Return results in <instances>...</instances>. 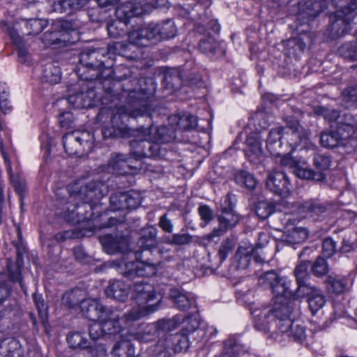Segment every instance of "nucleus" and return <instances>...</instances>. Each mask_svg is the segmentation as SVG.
Masks as SVG:
<instances>
[{
	"label": "nucleus",
	"instance_id": "f257e3e1",
	"mask_svg": "<svg viewBox=\"0 0 357 357\" xmlns=\"http://www.w3.org/2000/svg\"><path fill=\"white\" fill-rule=\"evenodd\" d=\"M157 234L158 230L153 226L141 229L137 245L142 251L136 257L137 261L117 262L116 266L121 273L130 278L135 276L149 277L155 274L162 253V250L157 247Z\"/></svg>",
	"mask_w": 357,
	"mask_h": 357
},
{
	"label": "nucleus",
	"instance_id": "f03ea898",
	"mask_svg": "<svg viewBox=\"0 0 357 357\" xmlns=\"http://www.w3.org/2000/svg\"><path fill=\"white\" fill-rule=\"evenodd\" d=\"M154 99V87L134 89L129 91V105L120 108L111 119V126L102 128L104 139L109 137H125L126 134L124 124L125 117L137 118L145 115L150 116V111Z\"/></svg>",
	"mask_w": 357,
	"mask_h": 357
},
{
	"label": "nucleus",
	"instance_id": "7ed1b4c3",
	"mask_svg": "<svg viewBox=\"0 0 357 357\" xmlns=\"http://www.w3.org/2000/svg\"><path fill=\"white\" fill-rule=\"evenodd\" d=\"M105 48L89 49L79 54V63L77 67L79 77L86 81L103 79L110 82L113 74L112 62L107 61Z\"/></svg>",
	"mask_w": 357,
	"mask_h": 357
},
{
	"label": "nucleus",
	"instance_id": "20e7f679",
	"mask_svg": "<svg viewBox=\"0 0 357 357\" xmlns=\"http://www.w3.org/2000/svg\"><path fill=\"white\" fill-rule=\"evenodd\" d=\"M132 298L137 305L124 317L126 321H134L148 316L159 309L162 298L150 283L137 281L131 289Z\"/></svg>",
	"mask_w": 357,
	"mask_h": 357
},
{
	"label": "nucleus",
	"instance_id": "39448f33",
	"mask_svg": "<svg viewBox=\"0 0 357 357\" xmlns=\"http://www.w3.org/2000/svg\"><path fill=\"white\" fill-rule=\"evenodd\" d=\"M151 8V6L149 4L139 5L132 2L119 6L116 9L117 20L111 22L107 26L109 36L112 38L124 36L127 33L126 27L130 20L133 17L149 13Z\"/></svg>",
	"mask_w": 357,
	"mask_h": 357
},
{
	"label": "nucleus",
	"instance_id": "423d86ee",
	"mask_svg": "<svg viewBox=\"0 0 357 357\" xmlns=\"http://www.w3.org/2000/svg\"><path fill=\"white\" fill-rule=\"evenodd\" d=\"M104 209L102 206L98 203H86L84 201L72 202L70 197L68 206L64 213V218L71 224L79 225L95 220L101 215Z\"/></svg>",
	"mask_w": 357,
	"mask_h": 357
},
{
	"label": "nucleus",
	"instance_id": "0eeeda50",
	"mask_svg": "<svg viewBox=\"0 0 357 357\" xmlns=\"http://www.w3.org/2000/svg\"><path fill=\"white\" fill-rule=\"evenodd\" d=\"M357 6L352 3L344 6L340 10L331 14L324 35L331 40L344 36L348 31L349 24L356 15L355 10Z\"/></svg>",
	"mask_w": 357,
	"mask_h": 357
},
{
	"label": "nucleus",
	"instance_id": "6e6552de",
	"mask_svg": "<svg viewBox=\"0 0 357 357\" xmlns=\"http://www.w3.org/2000/svg\"><path fill=\"white\" fill-rule=\"evenodd\" d=\"M331 1L337 6L338 3L345 0H301L298 3V11L296 23L300 26L310 27V22L317 17L320 13L326 9L328 2Z\"/></svg>",
	"mask_w": 357,
	"mask_h": 357
},
{
	"label": "nucleus",
	"instance_id": "1a4fd4ad",
	"mask_svg": "<svg viewBox=\"0 0 357 357\" xmlns=\"http://www.w3.org/2000/svg\"><path fill=\"white\" fill-rule=\"evenodd\" d=\"M77 190V185L72 186L69 190L72 202L84 201L86 203H98L99 205H102L100 200L107 192V186L98 181L90 182Z\"/></svg>",
	"mask_w": 357,
	"mask_h": 357
},
{
	"label": "nucleus",
	"instance_id": "9d476101",
	"mask_svg": "<svg viewBox=\"0 0 357 357\" xmlns=\"http://www.w3.org/2000/svg\"><path fill=\"white\" fill-rule=\"evenodd\" d=\"M91 140L89 132L74 130L63 137V146L69 155H82L90 149Z\"/></svg>",
	"mask_w": 357,
	"mask_h": 357
},
{
	"label": "nucleus",
	"instance_id": "9b49d317",
	"mask_svg": "<svg viewBox=\"0 0 357 357\" xmlns=\"http://www.w3.org/2000/svg\"><path fill=\"white\" fill-rule=\"evenodd\" d=\"M258 283L264 289H271L275 297L287 298L292 295L289 290V281L286 278L280 276L273 270L259 275Z\"/></svg>",
	"mask_w": 357,
	"mask_h": 357
},
{
	"label": "nucleus",
	"instance_id": "f8f14e48",
	"mask_svg": "<svg viewBox=\"0 0 357 357\" xmlns=\"http://www.w3.org/2000/svg\"><path fill=\"white\" fill-rule=\"evenodd\" d=\"M72 24L68 21H55L51 30L44 33L42 37L43 43L45 46L63 47L70 43L68 31L71 29Z\"/></svg>",
	"mask_w": 357,
	"mask_h": 357
},
{
	"label": "nucleus",
	"instance_id": "ddd939ff",
	"mask_svg": "<svg viewBox=\"0 0 357 357\" xmlns=\"http://www.w3.org/2000/svg\"><path fill=\"white\" fill-rule=\"evenodd\" d=\"M284 140L289 144L291 151L299 146L301 149H310L314 147L310 140L308 130L303 128L297 121H294L284 128Z\"/></svg>",
	"mask_w": 357,
	"mask_h": 357
},
{
	"label": "nucleus",
	"instance_id": "4468645a",
	"mask_svg": "<svg viewBox=\"0 0 357 357\" xmlns=\"http://www.w3.org/2000/svg\"><path fill=\"white\" fill-rule=\"evenodd\" d=\"M137 136L141 137L142 139H132L130 142V154L138 160L142 158H155L162 155V149L158 143L143 136L137 130Z\"/></svg>",
	"mask_w": 357,
	"mask_h": 357
},
{
	"label": "nucleus",
	"instance_id": "2eb2a0df",
	"mask_svg": "<svg viewBox=\"0 0 357 357\" xmlns=\"http://www.w3.org/2000/svg\"><path fill=\"white\" fill-rule=\"evenodd\" d=\"M313 164L317 169H319V172H314L307 168L297 167L294 170L295 175L302 179L317 182L324 181L326 179V174L323 172L328 169L331 165L330 157L317 153L314 156Z\"/></svg>",
	"mask_w": 357,
	"mask_h": 357
},
{
	"label": "nucleus",
	"instance_id": "dca6fc26",
	"mask_svg": "<svg viewBox=\"0 0 357 357\" xmlns=\"http://www.w3.org/2000/svg\"><path fill=\"white\" fill-rule=\"evenodd\" d=\"M298 213L304 217L309 215L316 220H321L333 211V206L318 199H310L297 206Z\"/></svg>",
	"mask_w": 357,
	"mask_h": 357
},
{
	"label": "nucleus",
	"instance_id": "f3484780",
	"mask_svg": "<svg viewBox=\"0 0 357 357\" xmlns=\"http://www.w3.org/2000/svg\"><path fill=\"white\" fill-rule=\"evenodd\" d=\"M139 131L143 136L158 143L160 146L161 144H167L173 142L176 138L175 128L167 126L154 127L150 126L148 128L141 126Z\"/></svg>",
	"mask_w": 357,
	"mask_h": 357
},
{
	"label": "nucleus",
	"instance_id": "a211bd4d",
	"mask_svg": "<svg viewBox=\"0 0 357 357\" xmlns=\"http://www.w3.org/2000/svg\"><path fill=\"white\" fill-rule=\"evenodd\" d=\"M252 258L257 264H261L264 261V258L258 254L257 248L248 242H242L238 247L234 256L237 268L246 269Z\"/></svg>",
	"mask_w": 357,
	"mask_h": 357
},
{
	"label": "nucleus",
	"instance_id": "6ab92c4d",
	"mask_svg": "<svg viewBox=\"0 0 357 357\" xmlns=\"http://www.w3.org/2000/svg\"><path fill=\"white\" fill-rule=\"evenodd\" d=\"M268 190L280 196L287 197L290 195L291 184L285 173L281 171H273L268 174L266 183Z\"/></svg>",
	"mask_w": 357,
	"mask_h": 357
},
{
	"label": "nucleus",
	"instance_id": "aec40b11",
	"mask_svg": "<svg viewBox=\"0 0 357 357\" xmlns=\"http://www.w3.org/2000/svg\"><path fill=\"white\" fill-rule=\"evenodd\" d=\"M251 314L255 328L258 331H268L273 324L274 308L271 306L251 308Z\"/></svg>",
	"mask_w": 357,
	"mask_h": 357
},
{
	"label": "nucleus",
	"instance_id": "412c9836",
	"mask_svg": "<svg viewBox=\"0 0 357 357\" xmlns=\"http://www.w3.org/2000/svg\"><path fill=\"white\" fill-rule=\"evenodd\" d=\"M120 318V312L109 307L98 321L101 323L106 335H119L122 331V327L119 324Z\"/></svg>",
	"mask_w": 357,
	"mask_h": 357
},
{
	"label": "nucleus",
	"instance_id": "4be33fe9",
	"mask_svg": "<svg viewBox=\"0 0 357 357\" xmlns=\"http://www.w3.org/2000/svg\"><path fill=\"white\" fill-rule=\"evenodd\" d=\"M152 24L145 27H139L128 32L129 42L139 47H146L156 43Z\"/></svg>",
	"mask_w": 357,
	"mask_h": 357
},
{
	"label": "nucleus",
	"instance_id": "5701e85b",
	"mask_svg": "<svg viewBox=\"0 0 357 357\" xmlns=\"http://www.w3.org/2000/svg\"><path fill=\"white\" fill-rule=\"evenodd\" d=\"M158 345L167 351L172 349L176 354L185 351L189 347L188 335L181 331L175 334H167L166 339L160 341Z\"/></svg>",
	"mask_w": 357,
	"mask_h": 357
},
{
	"label": "nucleus",
	"instance_id": "b1692460",
	"mask_svg": "<svg viewBox=\"0 0 357 357\" xmlns=\"http://www.w3.org/2000/svg\"><path fill=\"white\" fill-rule=\"evenodd\" d=\"M292 307L282 305L274 308V319L276 328L282 333L287 334L294 321L291 319Z\"/></svg>",
	"mask_w": 357,
	"mask_h": 357
},
{
	"label": "nucleus",
	"instance_id": "393cba45",
	"mask_svg": "<svg viewBox=\"0 0 357 357\" xmlns=\"http://www.w3.org/2000/svg\"><path fill=\"white\" fill-rule=\"evenodd\" d=\"M169 296L177 309L180 310L191 309L192 313L198 312L196 301L192 295L178 289L172 288Z\"/></svg>",
	"mask_w": 357,
	"mask_h": 357
},
{
	"label": "nucleus",
	"instance_id": "a878e982",
	"mask_svg": "<svg viewBox=\"0 0 357 357\" xmlns=\"http://www.w3.org/2000/svg\"><path fill=\"white\" fill-rule=\"evenodd\" d=\"M109 307L102 305L96 299H85L80 302L82 314L89 320L98 321Z\"/></svg>",
	"mask_w": 357,
	"mask_h": 357
},
{
	"label": "nucleus",
	"instance_id": "bb28decb",
	"mask_svg": "<svg viewBox=\"0 0 357 357\" xmlns=\"http://www.w3.org/2000/svg\"><path fill=\"white\" fill-rule=\"evenodd\" d=\"M100 242L103 250L109 255L123 252L128 247V240L122 235H105L100 238Z\"/></svg>",
	"mask_w": 357,
	"mask_h": 357
},
{
	"label": "nucleus",
	"instance_id": "cd10ccee",
	"mask_svg": "<svg viewBox=\"0 0 357 357\" xmlns=\"http://www.w3.org/2000/svg\"><path fill=\"white\" fill-rule=\"evenodd\" d=\"M284 128L278 127L273 128L268 132L266 141V148L273 156L280 157L283 154L282 151V139H284Z\"/></svg>",
	"mask_w": 357,
	"mask_h": 357
},
{
	"label": "nucleus",
	"instance_id": "c85d7f7f",
	"mask_svg": "<svg viewBox=\"0 0 357 357\" xmlns=\"http://www.w3.org/2000/svg\"><path fill=\"white\" fill-rule=\"evenodd\" d=\"M300 26L297 24L296 31L298 36L292 37L285 42L287 47L292 50L294 54L303 52L306 47L307 43H309L311 40L310 36L308 34L310 27L305 26L304 29H300Z\"/></svg>",
	"mask_w": 357,
	"mask_h": 357
},
{
	"label": "nucleus",
	"instance_id": "c756f323",
	"mask_svg": "<svg viewBox=\"0 0 357 357\" xmlns=\"http://www.w3.org/2000/svg\"><path fill=\"white\" fill-rule=\"evenodd\" d=\"M152 24L154 35H155V41L158 43L162 39H169L176 35L177 29L174 22L171 20H165L160 23Z\"/></svg>",
	"mask_w": 357,
	"mask_h": 357
},
{
	"label": "nucleus",
	"instance_id": "7c9ffc66",
	"mask_svg": "<svg viewBox=\"0 0 357 357\" xmlns=\"http://www.w3.org/2000/svg\"><path fill=\"white\" fill-rule=\"evenodd\" d=\"M169 120L173 127L182 131L194 130L197 126V118L189 113L172 116Z\"/></svg>",
	"mask_w": 357,
	"mask_h": 357
},
{
	"label": "nucleus",
	"instance_id": "2f4dec72",
	"mask_svg": "<svg viewBox=\"0 0 357 357\" xmlns=\"http://www.w3.org/2000/svg\"><path fill=\"white\" fill-rule=\"evenodd\" d=\"M343 127H337L335 130H328L321 132L320 135V144L326 149L340 147V142L343 135Z\"/></svg>",
	"mask_w": 357,
	"mask_h": 357
},
{
	"label": "nucleus",
	"instance_id": "473e14b6",
	"mask_svg": "<svg viewBox=\"0 0 357 357\" xmlns=\"http://www.w3.org/2000/svg\"><path fill=\"white\" fill-rule=\"evenodd\" d=\"M0 357H26L18 340L10 339L0 343Z\"/></svg>",
	"mask_w": 357,
	"mask_h": 357
},
{
	"label": "nucleus",
	"instance_id": "72a5a7b5",
	"mask_svg": "<svg viewBox=\"0 0 357 357\" xmlns=\"http://www.w3.org/2000/svg\"><path fill=\"white\" fill-rule=\"evenodd\" d=\"M129 287L123 281L114 280L105 289L107 297L119 301H125L128 296Z\"/></svg>",
	"mask_w": 357,
	"mask_h": 357
},
{
	"label": "nucleus",
	"instance_id": "f704fd0d",
	"mask_svg": "<svg viewBox=\"0 0 357 357\" xmlns=\"http://www.w3.org/2000/svg\"><path fill=\"white\" fill-rule=\"evenodd\" d=\"M183 327L181 331L188 334V335L197 332L199 338H204L206 335L204 328H199L200 321L198 317V312L192 313L190 315L183 317V321H181Z\"/></svg>",
	"mask_w": 357,
	"mask_h": 357
},
{
	"label": "nucleus",
	"instance_id": "c9c22d12",
	"mask_svg": "<svg viewBox=\"0 0 357 357\" xmlns=\"http://www.w3.org/2000/svg\"><path fill=\"white\" fill-rule=\"evenodd\" d=\"M109 167L116 174H126L127 173L126 167H132L131 158L121 153L112 154L109 161Z\"/></svg>",
	"mask_w": 357,
	"mask_h": 357
},
{
	"label": "nucleus",
	"instance_id": "e433bc0d",
	"mask_svg": "<svg viewBox=\"0 0 357 357\" xmlns=\"http://www.w3.org/2000/svg\"><path fill=\"white\" fill-rule=\"evenodd\" d=\"M89 0H59L54 3V8L61 13H71L84 8Z\"/></svg>",
	"mask_w": 357,
	"mask_h": 357
},
{
	"label": "nucleus",
	"instance_id": "4c0bfd02",
	"mask_svg": "<svg viewBox=\"0 0 357 357\" xmlns=\"http://www.w3.org/2000/svg\"><path fill=\"white\" fill-rule=\"evenodd\" d=\"M220 225H223L227 229L236 226L239 220L240 216L232 209L231 207H224L221 210V214L218 217Z\"/></svg>",
	"mask_w": 357,
	"mask_h": 357
},
{
	"label": "nucleus",
	"instance_id": "58836bf2",
	"mask_svg": "<svg viewBox=\"0 0 357 357\" xmlns=\"http://www.w3.org/2000/svg\"><path fill=\"white\" fill-rule=\"evenodd\" d=\"M61 73L59 67L52 63L44 66L40 75L41 81L54 84H57L61 79Z\"/></svg>",
	"mask_w": 357,
	"mask_h": 357
},
{
	"label": "nucleus",
	"instance_id": "ea45409f",
	"mask_svg": "<svg viewBox=\"0 0 357 357\" xmlns=\"http://www.w3.org/2000/svg\"><path fill=\"white\" fill-rule=\"evenodd\" d=\"M308 236L305 228L294 227L287 229L284 234V241L289 244H298L303 242Z\"/></svg>",
	"mask_w": 357,
	"mask_h": 357
},
{
	"label": "nucleus",
	"instance_id": "a19ab883",
	"mask_svg": "<svg viewBox=\"0 0 357 357\" xmlns=\"http://www.w3.org/2000/svg\"><path fill=\"white\" fill-rule=\"evenodd\" d=\"M182 321H183V316L176 314L172 318L160 319L155 322V324L160 333H167L176 329L181 324Z\"/></svg>",
	"mask_w": 357,
	"mask_h": 357
},
{
	"label": "nucleus",
	"instance_id": "79ce46f5",
	"mask_svg": "<svg viewBox=\"0 0 357 357\" xmlns=\"http://www.w3.org/2000/svg\"><path fill=\"white\" fill-rule=\"evenodd\" d=\"M112 354L114 357H135V348L129 341L122 340L116 342Z\"/></svg>",
	"mask_w": 357,
	"mask_h": 357
},
{
	"label": "nucleus",
	"instance_id": "37998d69",
	"mask_svg": "<svg viewBox=\"0 0 357 357\" xmlns=\"http://www.w3.org/2000/svg\"><path fill=\"white\" fill-rule=\"evenodd\" d=\"M235 182L240 186L248 190H253L257 185V180L254 176L244 170H239L234 174Z\"/></svg>",
	"mask_w": 357,
	"mask_h": 357
},
{
	"label": "nucleus",
	"instance_id": "c03bdc74",
	"mask_svg": "<svg viewBox=\"0 0 357 357\" xmlns=\"http://www.w3.org/2000/svg\"><path fill=\"white\" fill-rule=\"evenodd\" d=\"M325 284L328 292L336 294L343 293L347 288V280L345 279L336 278L331 275L326 278Z\"/></svg>",
	"mask_w": 357,
	"mask_h": 357
},
{
	"label": "nucleus",
	"instance_id": "a18cd8bd",
	"mask_svg": "<svg viewBox=\"0 0 357 357\" xmlns=\"http://www.w3.org/2000/svg\"><path fill=\"white\" fill-rule=\"evenodd\" d=\"M82 291L73 289L63 294L61 298V304L68 308H73L83 300L81 298Z\"/></svg>",
	"mask_w": 357,
	"mask_h": 357
},
{
	"label": "nucleus",
	"instance_id": "49530a36",
	"mask_svg": "<svg viewBox=\"0 0 357 357\" xmlns=\"http://www.w3.org/2000/svg\"><path fill=\"white\" fill-rule=\"evenodd\" d=\"M123 48V42L111 43L105 48L107 61H111V62H112V66H114L116 56H121L122 54L126 53Z\"/></svg>",
	"mask_w": 357,
	"mask_h": 357
},
{
	"label": "nucleus",
	"instance_id": "de8ad7c7",
	"mask_svg": "<svg viewBox=\"0 0 357 357\" xmlns=\"http://www.w3.org/2000/svg\"><path fill=\"white\" fill-rule=\"evenodd\" d=\"M246 144L252 154L259 155L262 153L261 136L259 132L250 133L247 137Z\"/></svg>",
	"mask_w": 357,
	"mask_h": 357
},
{
	"label": "nucleus",
	"instance_id": "09e8293b",
	"mask_svg": "<svg viewBox=\"0 0 357 357\" xmlns=\"http://www.w3.org/2000/svg\"><path fill=\"white\" fill-rule=\"evenodd\" d=\"M67 342L70 347L73 349H86L91 347L88 340L84 337L82 334L79 332L69 334L67 337Z\"/></svg>",
	"mask_w": 357,
	"mask_h": 357
},
{
	"label": "nucleus",
	"instance_id": "8fccbe9b",
	"mask_svg": "<svg viewBox=\"0 0 357 357\" xmlns=\"http://www.w3.org/2000/svg\"><path fill=\"white\" fill-rule=\"evenodd\" d=\"M337 123L339 124L338 127H343L344 128L343 132H355L357 130V121L349 113H344L342 115L340 114Z\"/></svg>",
	"mask_w": 357,
	"mask_h": 357
},
{
	"label": "nucleus",
	"instance_id": "3c124183",
	"mask_svg": "<svg viewBox=\"0 0 357 357\" xmlns=\"http://www.w3.org/2000/svg\"><path fill=\"white\" fill-rule=\"evenodd\" d=\"M275 211V205L267 200H260L255 205V213L261 220L269 217Z\"/></svg>",
	"mask_w": 357,
	"mask_h": 357
},
{
	"label": "nucleus",
	"instance_id": "603ef678",
	"mask_svg": "<svg viewBox=\"0 0 357 357\" xmlns=\"http://www.w3.org/2000/svg\"><path fill=\"white\" fill-rule=\"evenodd\" d=\"M160 333L155 322L151 323L144 326L143 330L138 333V338L142 342H148L155 340Z\"/></svg>",
	"mask_w": 357,
	"mask_h": 357
},
{
	"label": "nucleus",
	"instance_id": "864d4df0",
	"mask_svg": "<svg viewBox=\"0 0 357 357\" xmlns=\"http://www.w3.org/2000/svg\"><path fill=\"white\" fill-rule=\"evenodd\" d=\"M21 257H17L16 263L14 264L11 260L8 259L7 261V269L9 274L10 280L14 282H22L21 275Z\"/></svg>",
	"mask_w": 357,
	"mask_h": 357
},
{
	"label": "nucleus",
	"instance_id": "5fc2aeb1",
	"mask_svg": "<svg viewBox=\"0 0 357 357\" xmlns=\"http://www.w3.org/2000/svg\"><path fill=\"white\" fill-rule=\"evenodd\" d=\"M164 82L167 88L174 90L179 89L182 85L181 77L176 70L167 71L164 75Z\"/></svg>",
	"mask_w": 357,
	"mask_h": 357
},
{
	"label": "nucleus",
	"instance_id": "6e6d98bb",
	"mask_svg": "<svg viewBox=\"0 0 357 357\" xmlns=\"http://www.w3.org/2000/svg\"><path fill=\"white\" fill-rule=\"evenodd\" d=\"M338 54L346 59L357 60V42L343 44L339 47Z\"/></svg>",
	"mask_w": 357,
	"mask_h": 357
},
{
	"label": "nucleus",
	"instance_id": "4d7b16f0",
	"mask_svg": "<svg viewBox=\"0 0 357 357\" xmlns=\"http://www.w3.org/2000/svg\"><path fill=\"white\" fill-rule=\"evenodd\" d=\"M319 289L316 287L307 284L306 281L297 283V288L294 292V297L296 298H301L307 297L310 298L311 296L317 292Z\"/></svg>",
	"mask_w": 357,
	"mask_h": 357
},
{
	"label": "nucleus",
	"instance_id": "13d9d810",
	"mask_svg": "<svg viewBox=\"0 0 357 357\" xmlns=\"http://www.w3.org/2000/svg\"><path fill=\"white\" fill-rule=\"evenodd\" d=\"M287 335L293 339L294 341L301 344L305 343L307 335L305 333V328L298 322H294L291 327Z\"/></svg>",
	"mask_w": 357,
	"mask_h": 357
},
{
	"label": "nucleus",
	"instance_id": "bf43d9fd",
	"mask_svg": "<svg viewBox=\"0 0 357 357\" xmlns=\"http://www.w3.org/2000/svg\"><path fill=\"white\" fill-rule=\"evenodd\" d=\"M309 308L313 315L321 310L326 303L325 297L320 290L317 291L313 296L307 299Z\"/></svg>",
	"mask_w": 357,
	"mask_h": 357
},
{
	"label": "nucleus",
	"instance_id": "052dcab7",
	"mask_svg": "<svg viewBox=\"0 0 357 357\" xmlns=\"http://www.w3.org/2000/svg\"><path fill=\"white\" fill-rule=\"evenodd\" d=\"M13 43L16 45L18 52L19 60L21 63H26L28 61L29 52L24 46L22 38L15 33H10Z\"/></svg>",
	"mask_w": 357,
	"mask_h": 357
},
{
	"label": "nucleus",
	"instance_id": "680f3d73",
	"mask_svg": "<svg viewBox=\"0 0 357 357\" xmlns=\"http://www.w3.org/2000/svg\"><path fill=\"white\" fill-rule=\"evenodd\" d=\"M33 302L38 310V317L43 326H45L47 322V307L41 295L33 294Z\"/></svg>",
	"mask_w": 357,
	"mask_h": 357
},
{
	"label": "nucleus",
	"instance_id": "e2e57ef3",
	"mask_svg": "<svg viewBox=\"0 0 357 357\" xmlns=\"http://www.w3.org/2000/svg\"><path fill=\"white\" fill-rule=\"evenodd\" d=\"M354 132H343L340 142V147L344 149L348 153L356 151L357 148V139L353 136Z\"/></svg>",
	"mask_w": 357,
	"mask_h": 357
},
{
	"label": "nucleus",
	"instance_id": "0e129e2a",
	"mask_svg": "<svg viewBox=\"0 0 357 357\" xmlns=\"http://www.w3.org/2000/svg\"><path fill=\"white\" fill-rule=\"evenodd\" d=\"M126 209H135L141 204L142 196L139 192L129 191L124 192Z\"/></svg>",
	"mask_w": 357,
	"mask_h": 357
},
{
	"label": "nucleus",
	"instance_id": "69168bd1",
	"mask_svg": "<svg viewBox=\"0 0 357 357\" xmlns=\"http://www.w3.org/2000/svg\"><path fill=\"white\" fill-rule=\"evenodd\" d=\"M310 265V261H303L296 266L294 273L296 279V283L305 282L307 280L309 277L308 268Z\"/></svg>",
	"mask_w": 357,
	"mask_h": 357
},
{
	"label": "nucleus",
	"instance_id": "338daca9",
	"mask_svg": "<svg viewBox=\"0 0 357 357\" xmlns=\"http://www.w3.org/2000/svg\"><path fill=\"white\" fill-rule=\"evenodd\" d=\"M47 26V22L41 19H30L26 22V26L29 30V34L36 35L40 33Z\"/></svg>",
	"mask_w": 357,
	"mask_h": 357
},
{
	"label": "nucleus",
	"instance_id": "774afa93",
	"mask_svg": "<svg viewBox=\"0 0 357 357\" xmlns=\"http://www.w3.org/2000/svg\"><path fill=\"white\" fill-rule=\"evenodd\" d=\"M110 208L112 211H121L126 209V201L124 192H116L109 198Z\"/></svg>",
	"mask_w": 357,
	"mask_h": 357
}]
</instances>
